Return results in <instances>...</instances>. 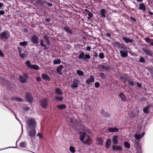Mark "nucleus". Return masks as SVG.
<instances>
[{
    "label": "nucleus",
    "instance_id": "nucleus-1",
    "mask_svg": "<svg viewBox=\"0 0 153 153\" xmlns=\"http://www.w3.org/2000/svg\"><path fill=\"white\" fill-rule=\"evenodd\" d=\"M80 139L84 143L89 145L92 144L93 140L90 136L85 132L80 133Z\"/></svg>",
    "mask_w": 153,
    "mask_h": 153
},
{
    "label": "nucleus",
    "instance_id": "nucleus-2",
    "mask_svg": "<svg viewBox=\"0 0 153 153\" xmlns=\"http://www.w3.org/2000/svg\"><path fill=\"white\" fill-rule=\"evenodd\" d=\"M127 47L125 46H122L121 48H120V56L122 58H125L128 56V51L127 50Z\"/></svg>",
    "mask_w": 153,
    "mask_h": 153
},
{
    "label": "nucleus",
    "instance_id": "nucleus-3",
    "mask_svg": "<svg viewBox=\"0 0 153 153\" xmlns=\"http://www.w3.org/2000/svg\"><path fill=\"white\" fill-rule=\"evenodd\" d=\"M27 125L30 128H33L36 126V122L34 119L29 118L27 119Z\"/></svg>",
    "mask_w": 153,
    "mask_h": 153
},
{
    "label": "nucleus",
    "instance_id": "nucleus-4",
    "mask_svg": "<svg viewBox=\"0 0 153 153\" xmlns=\"http://www.w3.org/2000/svg\"><path fill=\"white\" fill-rule=\"evenodd\" d=\"M25 64L30 69H33L36 70H38L39 69V68L38 65L35 64L31 65L29 60L25 62Z\"/></svg>",
    "mask_w": 153,
    "mask_h": 153
},
{
    "label": "nucleus",
    "instance_id": "nucleus-5",
    "mask_svg": "<svg viewBox=\"0 0 153 153\" xmlns=\"http://www.w3.org/2000/svg\"><path fill=\"white\" fill-rule=\"evenodd\" d=\"M10 36V32L7 30L5 31L0 34V39L3 40L8 39Z\"/></svg>",
    "mask_w": 153,
    "mask_h": 153
},
{
    "label": "nucleus",
    "instance_id": "nucleus-6",
    "mask_svg": "<svg viewBox=\"0 0 153 153\" xmlns=\"http://www.w3.org/2000/svg\"><path fill=\"white\" fill-rule=\"evenodd\" d=\"M28 77L26 73H23L22 75H20L19 79L20 82L22 83L27 82Z\"/></svg>",
    "mask_w": 153,
    "mask_h": 153
},
{
    "label": "nucleus",
    "instance_id": "nucleus-7",
    "mask_svg": "<svg viewBox=\"0 0 153 153\" xmlns=\"http://www.w3.org/2000/svg\"><path fill=\"white\" fill-rule=\"evenodd\" d=\"M40 104L42 108H46L48 105V99L45 98L42 99L40 101Z\"/></svg>",
    "mask_w": 153,
    "mask_h": 153
},
{
    "label": "nucleus",
    "instance_id": "nucleus-8",
    "mask_svg": "<svg viewBox=\"0 0 153 153\" xmlns=\"http://www.w3.org/2000/svg\"><path fill=\"white\" fill-rule=\"evenodd\" d=\"M36 131L34 129L32 128L28 131V134L30 139H34L36 137Z\"/></svg>",
    "mask_w": 153,
    "mask_h": 153
},
{
    "label": "nucleus",
    "instance_id": "nucleus-9",
    "mask_svg": "<svg viewBox=\"0 0 153 153\" xmlns=\"http://www.w3.org/2000/svg\"><path fill=\"white\" fill-rule=\"evenodd\" d=\"M25 97L27 101L29 103H32L33 102V97L30 93L27 92L25 94Z\"/></svg>",
    "mask_w": 153,
    "mask_h": 153
},
{
    "label": "nucleus",
    "instance_id": "nucleus-10",
    "mask_svg": "<svg viewBox=\"0 0 153 153\" xmlns=\"http://www.w3.org/2000/svg\"><path fill=\"white\" fill-rule=\"evenodd\" d=\"M79 82V81L78 79H74L73 83L71 85V87L73 89L77 88L78 87Z\"/></svg>",
    "mask_w": 153,
    "mask_h": 153
},
{
    "label": "nucleus",
    "instance_id": "nucleus-11",
    "mask_svg": "<svg viewBox=\"0 0 153 153\" xmlns=\"http://www.w3.org/2000/svg\"><path fill=\"white\" fill-rule=\"evenodd\" d=\"M143 51L146 55H149L150 56H152V54L151 51L149 49H147L145 47L142 48Z\"/></svg>",
    "mask_w": 153,
    "mask_h": 153
},
{
    "label": "nucleus",
    "instance_id": "nucleus-12",
    "mask_svg": "<svg viewBox=\"0 0 153 153\" xmlns=\"http://www.w3.org/2000/svg\"><path fill=\"white\" fill-rule=\"evenodd\" d=\"M31 40L33 44H36L38 43V38L36 35H34L32 36Z\"/></svg>",
    "mask_w": 153,
    "mask_h": 153
},
{
    "label": "nucleus",
    "instance_id": "nucleus-13",
    "mask_svg": "<svg viewBox=\"0 0 153 153\" xmlns=\"http://www.w3.org/2000/svg\"><path fill=\"white\" fill-rule=\"evenodd\" d=\"M99 67L101 69L104 70H102L103 71H108L110 69V68L108 65L106 66L103 65H99Z\"/></svg>",
    "mask_w": 153,
    "mask_h": 153
},
{
    "label": "nucleus",
    "instance_id": "nucleus-14",
    "mask_svg": "<svg viewBox=\"0 0 153 153\" xmlns=\"http://www.w3.org/2000/svg\"><path fill=\"white\" fill-rule=\"evenodd\" d=\"M36 3L39 5L40 6H45L46 4V2L43 0H36Z\"/></svg>",
    "mask_w": 153,
    "mask_h": 153
},
{
    "label": "nucleus",
    "instance_id": "nucleus-15",
    "mask_svg": "<svg viewBox=\"0 0 153 153\" xmlns=\"http://www.w3.org/2000/svg\"><path fill=\"white\" fill-rule=\"evenodd\" d=\"M71 122L72 124L71 127L74 129L76 127V126L75 125V124L76 123V121L74 117H71Z\"/></svg>",
    "mask_w": 153,
    "mask_h": 153
},
{
    "label": "nucleus",
    "instance_id": "nucleus-16",
    "mask_svg": "<svg viewBox=\"0 0 153 153\" xmlns=\"http://www.w3.org/2000/svg\"><path fill=\"white\" fill-rule=\"evenodd\" d=\"M63 68V66L62 65H61L57 68L56 71L57 73L59 75H61L62 74V70Z\"/></svg>",
    "mask_w": 153,
    "mask_h": 153
},
{
    "label": "nucleus",
    "instance_id": "nucleus-17",
    "mask_svg": "<svg viewBox=\"0 0 153 153\" xmlns=\"http://www.w3.org/2000/svg\"><path fill=\"white\" fill-rule=\"evenodd\" d=\"M95 79L94 76H90L89 78L87 79L86 80V83L89 85L91 82H94V81Z\"/></svg>",
    "mask_w": 153,
    "mask_h": 153
},
{
    "label": "nucleus",
    "instance_id": "nucleus-18",
    "mask_svg": "<svg viewBox=\"0 0 153 153\" xmlns=\"http://www.w3.org/2000/svg\"><path fill=\"white\" fill-rule=\"evenodd\" d=\"M139 10H142L143 12H145L146 10V7L143 3H141L139 4L138 8Z\"/></svg>",
    "mask_w": 153,
    "mask_h": 153
},
{
    "label": "nucleus",
    "instance_id": "nucleus-19",
    "mask_svg": "<svg viewBox=\"0 0 153 153\" xmlns=\"http://www.w3.org/2000/svg\"><path fill=\"white\" fill-rule=\"evenodd\" d=\"M145 134V132H143L141 134H134V137L136 139L139 140L142 138L144 135Z\"/></svg>",
    "mask_w": 153,
    "mask_h": 153
},
{
    "label": "nucleus",
    "instance_id": "nucleus-20",
    "mask_svg": "<svg viewBox=\"0 0 153 153\" xmlns=\"http://www.w3.org/2000/svg\"><path fill=\"white\" fill-rule=\"evenodd\" d=\"M119 97L121 99L122 101L125 102L127 101L126 98L123 93H120L119 94Z\"/></svg>",
    "mask_w": 153,
    "mask_h": 153
},
{
    "label": "nucleus",
    "instance_id": "nucleus-21",
    "mask_svg": "<svg viewBox=\"0 0 153 153\" xmlns=\"http://www.w3.org/2000/svg\"><path fill=\"white\" fill-rule=\"evenodd\" d=\"M113 45L114 46L118 48H121L122 46H124L123 44L118 42H116L113 43Z\"/></svg>",
    "mask_w": 153,
    "mask_h": 153
},
{
    "label": "nucleus",
    "instance_id": "nucleus-22",
    "mask_svg": "<svg viewBox=\"0 0 153 153\" xmlns=\"http://www.w3.org/2000/svg\"><path fill=\"white\" fill-rule=\"evenodd\" d=\"M112 149L114 151H121L122 150V148L120 146H116L115 145H113L112 147Z\"/></svg>",
    "mask_w": 153,
    "mask_h": 153
},
{
    "label": "nucleus",
    "instance_id": "nucleus-23",
    "mask_svg": "<svg viewBox=\"0 0 153 153\" xmlns=\"http://www.w3.org/2000/svg\"><path fill=\"white\" fill-rule=\"evenodd\" d=\"M151 105H148L145 107L143 109L144 112L146 114H148L149 112V110L150 109Z\"/></svg>",
    "mask_w": 153,
    "mask_h": 153
},
{
    "label": "nucleus",
    "instance_id": "nucleus-24",
    "mask_svg": "<svg viewBox=\"0 0 153 153\" xmlns=\"http://www.w3.org/2000/svg\"><path fill=\"white\" fill-rule=\"evenodd\" d=\"M108 131L111 132H117L119 131V129L118 128L114 127L111 128L110 127L108 128Z\"/></svg>",
    "mask_w": 153,
    "mask_h": 153
},
{
    "label": "nucleus",
    "instance_id": "nucleus-25",
    "mask_svg": "<svg viewBox=\"0 0 153 153\" xmlns=\"http://www.w3.org/2000/svg\"><path fill=\"white\" fill-rule=\"evenodd\" d=\"M123 39L127 44L129 43H131L133 42V39H130L126 37H123Z\"/></svg>",
    "mask_w": 153,
    "mask_h": 153
},
{
    "label": "nucleus",
    "instance_id": "nucleus-26",
    "mask_svg": "<svg viewBox=\"0 0 153 153\" xmlns=\"http://www.w3.org/2000/svg\"><path fill=\"white\" fill-rule=\"evenodd\" d=\"M42 77L43 79L48 81L50 80V78L48 75L45 74H42Z\"/></svg>",
    "mask_w": 153,
    "mask_h": 153
},
{
    "label": "nucleus",
    "instance_id": "nucleus-27",
    "mask_svg": "<svg viewBox=\"0 0 153 153\" xmlns=\"http://www.w3.org/2000/svg\"><path fill=\"white\" fill-rule=\"evenodd\" d=\"M118 136L117 135H115L113 136L112 138L113 142L115 144H117L118 143L117 139Z\"/></svg>",
    "mask_w": 153,
    "mask_h": 153
},
{
    "label": "nucleus",
    "instance_id": "nucleus-28",
    "mask_svg": "<svg viewBox=\"0 0 153 153\" xmlns=\"http://www.w3.org/2000/svg\"><path fill=\"white\" fill-rule=\"evenodd\" d=\"M111 143V140L110 138L107 139L105 143V146L106 148H109Z\"/></svg>",
    "mask_w": 153,
    "mask_h": 153
},
{
    "label": "nucleus",
    "instance_id": "nucleus-29",
    "mask_svg": "<svg viewBox=\"0 0 153 153\" xmlns=\"http://www.w3.org/2000/svg\"><path fill=\"white\" fill-rule=\"evenodd\" d=\"M101 13V15L102 17H105V13H106V11L104 9H102L100 10Z\"/></svg>",
    "mask_w": 153,
    "mask_h": 153
},
{
    "label": "nucleus",
    "instance_id": "nucleus-30",
    "mask_svg": "<svg viewBox=\"0 0 153 153\" xmlns=\"http://www.w3.org/2000/svg\"><path fill=\"white\" fill-rule=\"evenodd\" d=\"M135 147L137 150V153H141V147L138 144L136 145Z\"/></svg>",
    "mask_w": 153,
    "mask_h": 153
},
{
    "label": "nucleus",
    "instance_id": "nucleus-31",
    "mask_svg": "<svg viewBox=\"0 0 153 153\" xmlns=\"http://www.w3.org/2000/svg\"><path fill=\"white\" fill-rule=\"evenodd\" d=\"M63 30L67 33L70 34H72V31L70 30L69 27H65L64 28Z\"/></svg>",
    "mask_w": 153,
    "mask_h": 153
},
{
    "label": "nucleus",
    "instance_id": "nucleus-32",
    "mask_svg": "<svg viewBox=\"0 0 153 153\" xmlns=\"http://www.w3.org/2000/svg\"><path fill=\"white\" fill-rule=\"evenodd\" d=\"M66 107V105L63 104L59 105L57 106V108L59 110L63 109L65 108Z\"/></svg>",
    "mask_w": 153,
    "mask_h": 153
},
{
    "label": "nucleus",
    "instance_id": "nucleus-33",
    "mask_svg": "<svg viewBox=\"0 0 153 153\" xmlns=\"http://www.w3.org/2000/svg\"><path fill=\"white\" fill-rule=\"evenodd\" d=\"M56 93L59 95H61L62 94V92L61 89L59 88H57L55 89Z\"/></svg>",
    "mask_w": 153,
    "mask_h": 153
},
{
    "label": "nucleus",
    "instance_id": "nucleus-34",
    "mask_svg": "<svg viewBox=\"0 0 153 153\" xmlns=\"http://www.w3.org/2000/svg\"><path fill=\"white\" fill-rule=\"evenodd\" d=\"M98 143L100 145L102 146L103 144V140L100 138H97V139Z\"/></svg>",
    "mask_w": 153,
    "mask_h": 153
},
{
    "label": "nucleus",
    "instance_id": "nucleus-35",
    "mask_svg": "<svg viewBox=\"0 0 153 153\" xmlns=\"http://www.w3.org/2000/svg\"><path fill=\"white\" fill-rule=\"evenodd\" d=\"M44 39L46 41V44L49 46L50 44V42L48 37L46 36H45L44 37Z\"/></svg>",
    "mask_w": 153,
    "mask_h": 153
},
{
    "label": "nucleus",
    "instance_id": "nucleus-36",
    "mask_svg": "<svg viewBox=\"0 0 153 153\" xmlns=\"http://www.w3.org/2000/svg\"><path fill=\"white\" fill-rule=\"evenodd\" d=\"M61 63V60L59 59H57L54 60L53 61V63L54 64H59Z\"/></svg>",
    "mask_w": 153,
    "mask_h": 153
},
{
    "label": "nucleus",
    "instance_id": "nucleus-37",
    "mask_svg": "<svg viewBox=\"0 0 153 153\" xmlns=\"http://www.w3.org/2000/svg\"><path fill=\"white\" fill-rule=\"evenodd\" d=\"M124 146L126 148L128 149H129L130 148V145L127 142H125L124 143Z\"/></svg>",
    "mask_w": 153,
    "mask_h": 153
},
{
    "label": "nucleus",
    "instance_id": "nucleus-38",
    "mask_svg": "<svg viewBox=\"0 0 153 153\" xmlns=\"http://www.w3.org/2000/svg\"><path fill=\"white\" fill-rule=\"evenodd\" d=\"M85 56V53L84 52H82L80 53L79 56L78 58L79 59H84V56Z\"/></svg>",
    "mask_w": 153,
    "mask_h": 153
},
{
    "label": "nucleus",
    "instance_id": "nucleus-39",
    "mask_svg": "<svg viewBox=\"0 0 153 153\" xmlns=\"http://www.w3.org/2000/svg\"><path fill=\"white\" fill-rule=\"evenodd\" d=\"M76 73L79 76H82L84 75V72L80 70H77Z\"/></svg>",
    "mask_w": 153,
    "mask_h": 153
},
{
    "label": "nucleus",
    "instance_id": "nucleus-40",
    "mask_svg": "<svg viewBox=\"0 0 153 153\" xmlns=\"http://www.w3.org/2000/svg\"><path fill=\"white\" fill-rule=\"evenodd\" d=\"M55 99L59 101H61L63 99V97H58L56 96H55Z\"/></svg>",
    "mask_w": 153,
    "mask_h": 153
},
{
    "label": "nucleus",
    "instance_id": "nucleus-41",
    "mask_svg": "<svg viewBox=\"0 0 153 153\" xmlns=\"http://www.w3.org/2000/svg\"><path fill=\"white\" fill-rule=\"evenodd\" d=\"M90 59V56L89 54H85L84 59L85 61H86L87 59Z\"/></svg>",
    "mask_w": 153,
    "mask_h": 153
},
{
    "label": "nucleus",
    "instance_id": "nucleus-42",
    "mask_svg": "<svg viewBox=\"0 0 153 153\" xmlns=\"http://www.w3.org/2000/svg\"><path fill=\"white\" fill-rule=\"evenodd\" d=\"M69 149L70 151L72 153H74L75 152V148L72 146H70L69 147Z\"/></svg>",
    "mask_w": 153,
    "mask_h": 153
},
{
    "label": "nucleus",
    "instance_id": "nucleus-43",
    "mask_svg": "<svg viewBox=\"0 0 153 153\" xmlns=\"http://www.w3.org/2000/svg\"><path fill=\"white\" fill-rule=\"evenodd\" d=\"M19 45L24 47L27 45V42L26 41L21 42L19 43Z\"/></svg>",
    "mask_w": 153,
    "mask_h": 153
},
{
    "label": "nucleus",
    "instance_id": "nucleus-44",
    "mask_svg": "<svg viewBox=\"0 0 153 153\" xmlns=\"http://www.w3.org/2000/svg\"><path fill=\"white\" fill-rule=\"evenodd\" d=\"M20 146L21 147L25 148L26 146V143L25 142H22L19 144Z\"/></svg>",
    "mask_w": 153,
    "mask_h": 153
},
{
    "label": "nucleus",
    "instance_id": "nucleus-45",
    "mask_svg": "<svg viewBox=\"0 0 153 153\" xmlns=\"http://www.w3.org/2000/svg\"><path fill=\"white\" fill-rule=\"evenodd\" d=\"M19 56L22 58H26L27 57V55L25 53H22L21 54H20V55H19Z\"/></svg>",
    "mask_w": 153,
    "mask_h": 153
},
{
    "label": "nucleus",
    "instance_id": "nucleus-46",
    "mask_svg": "<svg viewBox=\"0 0 153 153\" xmlns=\"http://www.w3.org/2000/svg\"><path fill=\"white\" fill-rule=\"evenodd\" d=\"M139 62L141 63H143L146 62V60L143 57H141L140 58Z\"/></svg>",
    "mask_w": 153,
    "mask_h": 153
},
{
    "label": "nucleus",
    "instance_id": "nucleus-47",
    "mask_svg": "<svg viewBox=\"0 0 153 153\" xmlns=\"http://www.w3.org/2000/svg\"><path fill=\"white\" fill-rule=\"evenodd\" d=\"M99 56L100 59H103L104 57V54L102 53H100L99 54Z\"/></svg>",
    "mask_w": 153,
    "mask_h": 153
},
{
    "label": "nucleus",
    "instance_id": "nucleus-48",
    "mask_svg": "<svg viewBox=\"0 0 153 153\" xmlns=\"http://www.w3.org/2000/svg\"><path fill=\"white\" fill-rule=\"evenodd\" d=\"M88 19H90L93 16V14L92 13L90 12L88 13Z\"/></svg>",
    "mask_w": 153,
    "mask_h": 153
},
{
    "label": "nucleus",
    "instance_id": "nucleus-49",
    "mask_svg": "<svg viewBox=\"0 0 153 153\" xmlns=\"http://www.w3.org/2000/svg\"><path fill=\"white\" fill-rule=\"evenodd\" d=\"M128 82L130 85L132 86H133L134 85V81H130V80H128Z\"/></svg>",
    "mask_w": 153,
    "mask_h": 153
},
{
    "label": "nucleus",
    "instance_id": "nucleus-50",
    "mask_svg": "<svg viewBox=\"0 0 153 153\" xmlns=\"http://www.w3.org/2000/svg\"><path fill=\"white\" fill-rule=\"evenodd\" d=\"M95 88H97L100 86V84L99 82H96L95 83Z\"/></svg>",
    "mask_w": 153,
    "mask_h": 153
},
{
    "label": "nucleus",
    "instance_id": "nucleus-51",
    "mask_svg": "<svg viewBox=\"0 0 153 153\" xmlns=\"http://www.w3.org/2000/svg\"><path fill=\"white\" fill-rule=\"evenodd\" d=\"M100 76L102 79H104L105 78V75L103 73H101L100 74Z\"/></svg>",
    "mask_w": 153,
    "mask_h": 153
},
{
    "label": "nucleus",
    "instance_id": "nucleus-52",
    "mask_svg": "<svg viewBox=\"0 0 153 153\" xmlns=\"http://www.w3.org/2000/svg\"><path fill=\"white\" fill-rule=\"evenodd\" d=\"M15 100L17 101H19V102H22L23 101V100L20 98L16 97V98H15Z\"/></svg>",
    "mask_w": 153,
    "mask_h": 153
},
{
    "label": "nucleus",
    "instance_id": "nucleus-53",
    "mask_svg": "<svg viewBox=\"0 0 153 153\" xmlns=\"http://www.w3.org/2000/svg\"><path fill=\"white\" fill-rule=\"evenodd\" d=\"M103 116L106 117H108L110 116V114L108 112H106L103 115Z\"/></svg>",
    "mask_w": 153,
    "mask_h": 153
},
{
    "label": "nucleus",
    "instance_id": "nucleus-54",
    "mask_svg": "<svg viewBox=\"0 0 153 153\" xmlns=\"http://www.w3.org/2000/svg\"><path fill=\"white\" fill-rule=\"evenodd\" d=\"M40 45L41 46H43L44 45V42L42 39H41L40 40Z\"/></svg>",
    "mask_w": 153,
    "mask_h": 153
},
{
    "label": "nucleus",
    "instance_id": "nucleus-55",
    "mask_svg": "<svg viewBox=\"0 0 153 153\" xmlns=\"http://www.w3.org/2000/svg\"><path fill=\"white\" fill-rule=\"evenodd\" d=\"M7 108H8V109H9L11 111H12L13 113V114H14V115H15V118H16V119L18 120H19V119L17 117V116H16V114H15V113L13 111H12L11 109H9V108H8V107H7Z\"/></svg>",
    "mask_w": 153,
    "mask_h": 153
},
{
    "label": "nucleus",
    "instance_id": "nucleus-56",
    "mask_svg": "<svg viewBox=\"0 0 153 153\" xmlns=\"http://www.w3.org/2000/svg\"><path fill=\"white\" fill-rule=\"evenodd\" d=\"M36 80L37 82H39L41 81V79L40 77H38L36 78Z\"/></svg>",
    "mask_w": 153,
    "mask_h": 153
},
{
    "label": "nucleus",
    "instance_id": "nucleus-57",
    "mask_svg": "<svg viewBox=\"0 0 153 153\" xmlns=\"http://www.w3.org/2000/svg\"><path fill=\"white\" fill-rule=\"evenodd\" d=\"M144 40H145V42L147 43H148L149 42V40H150V39L148 38H146L144 39Z\"/></svg>",
    "mask_w": 153,
    "mask_h": 153
},
{
    "label": "nucleus",
    "instance_id": "nucleus-58",
    "mask_svg": "<svg viewBox=\"0 0 153 153\" xmlns=\"http://www.w3.org/2000/svg\"><path fill=\"white\" fill-rule=\"evenodd\" d=\"M17 48L18 50L19 53V55L20 54H21L22 53V51L21 50L20 48L19 47H18Z\"/></svg>",
    "mask_w": 153,
    "mask_h": 153
},
{
    "label": "nucleus",
    "instance_id": "nucleus-59",
    "mask_svg": "<svg viewBox=\"0 0 153 153\" xmlns=\"http://www.w3.org/2000/svg\"><path fill=\"white\" fill-rule=\"evenodd\" d=\"M137 86L139 88H140L142 86V85L140 83L137 82Z\"/></svg>",
    "mask_w": 153,
    "mask_h": 153
},
{
    "label": "nucleus",
    "instance_id": "nucleus-60",
    "mask_svg": "<svg viewBox=\"0 0 153 153\" xmlns=\"http://www.w3.org/2000/svg\"><path fill=\"white\" fill-rule=\"evenodd\" d=\"M91 49V48L90 46H87L86 47V50L87 51H89Z\"/></svg>",
    "mask_w": 153,
    "mask_h": 153
},
{
    "label": "nucleus",
    "instance_id": "nucleus-61",
    "mask_svg": "<svg viewBox=\"0 0 153 153\" xmlns=\"http://www.w3.org/2000/svg\"><path fill=\"white\" fill-rule=\"evenodd\" d=\"M130 115L132 117H135L136 115L134 114L132 112H131L130 113Z\"/></svg>",
    "mask_w": 153,
    "mask_h": 153
},
{
    "label": "nucleus",
    "instance_id": "nucleus-62",
    "mask_svg": "<svg viewBox=\"0 0 153 153\" xmlns=\"http://www.w3.org/2000/svg\"><path fill=\"white\" fill-rule=\"evenodd\" d=\"M5 13V12L4 10H1L0 11V15H3Z\"/></svg>",
    "mask_w": 153,
    "mask_h": 153
},
{
    "label": "nucleus",
    "instance_id": "nucleus-63",
    "mask_svg": "<svg viewBox=\"0 0 153 153\" xmlns=\"http://www.w3.org/2000/svg\"><path fill=\"white\" fill-rule=\"evenodd\" d=\"M37 136H38L40 138H42V136L41 134L40 133H38L37 134Z\"/></svg>",
    "mask_w": 153,
    "mask_h": 153
},
{
    "label": "nucleus",
    "instance_id": "nucleus-64",
    "mask_svg": "<svg viewBox=\"0 0 153 153\" xmlns=\"http://www.w3.org/2000/svg\"><path fill=\"white\" fill-rule=\"evenodd\" d=\"M51 21V19L49 18H46L45 19V21L47 22H50Z\"/></svg>",
    "mask_w": 153,
    "mask_h": 153
}]
</instances>
